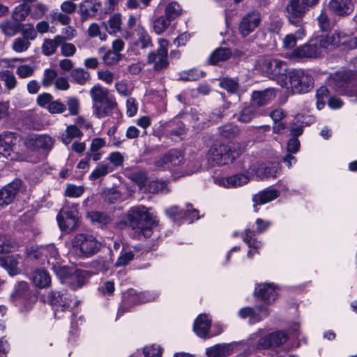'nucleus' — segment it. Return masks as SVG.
Returning <instances> with one entry per match:
<instances>
[{"instance_id": "obj_1", "label": "nucleus", "mask_w": 357, "mask_h": 357, "mask_svg": "<svg viewBox=\"0 0 357 357\" xmlns=\"http://www.w3.org/2000/svg\"><path fill=\"white\" fill-rule=\"evenodd\" d=\"M130 227L146 238L151 236L153 229L158 224L156 215L143 205L132 207L128 212Z\"/></svg>"}, {"instance_id": "obj_2", "label": "nucleus", "mask_w": 357, "mask_h": 357, "mask_svg": "<svg viewBox=\"0 0 357 357\" xmlns=\"http://www.w3.org/2000/svg\"><path fill=\"white\" fill-rule=\"evenodd\" d=\"M260 68L268 78L275 80L282 87L289 88L288 66L280 59L265 57L259 63Z\"/></svg>"}, {"instance_id": "obj_3", "label": "nucleus", "mask_w": 357, "mask_h": 357, "mask_svg": "<svg viewBox=\"0 0 357 357\" xmlns=\"http://www.w3.org/2000/svg\"><path fill=\"white\" fill-rule=\"evenodd\" d=\"M100 246V243L91 234H77L72 240L73 252L82 258L93 256L99 251Z\"/></svg>"}, {"instance_id": "obj_4", "label": "nucleus", "mask_w": 357, "mask_h": 357, "mask_svg": "<svg viewBox=\"0 0 357 357\" xmlns=\"http://www.w3.org/2000/svg\"><path fill=\"white\" fill-rule=\"evenodd\" d=\"M321 39H324L323 35L312 38L307 43L294 49L289 57L290 59L303 60L316 59L321 56L323 52L328 50L326 45L324 46L321 44Z\"/></svg>"}, {"instance_id": "obj_5", "label": "nucleus", "mask_w": 357, "mask_h": 357, "mask_svg": "<svg viewBox=\"0 0 357 357\" xmlns=\"http://www.w3.org/2000/svg\"><path fill=\"white\" fill-rule=\"evenodd\" d=\"M169 170L174 171V168L181 167V175H174L175 178H178L185 175H188L197 172L201 165L199 160H183V153L177 150H170L168 152Z\"/></svg>"}, {"instance_id": "obj_6", "label": "nucleus", "mask_w": 357, "mask_h": 357, "mask_svg": "<svg viewBox=\"0 0 357 357\" xmlns=\"http://www.w3.org/2000/svg\"><path fill=\"white\" fill-rule=\"evenodd\" d=\"M262 332V330H259L251 335L252 339H257L256 343V348L257 349H267L271 347H278L284 344L289 339L288 334L283 331H276L261 337Z\"/></svg>"}, {"instance_id": "obj_7", "label": "nucleus", "mask_w": 357, "mask_h": 357, "mask_svg": "<svg viewBox=\"0 0 357 357\" xmlns=\"http://www.w3.org/2000/svg\"><path fill=\"white\" fill-rule=\"evenodd\" d=\"M289 88L294 93H305L313 87V78L303 70H292L288 73Z\"/></svg>"}, {"instance_id": "obj_8", "label": "nucleus", "mask_w": 357, "mask_h": 357, "mask_svg": "<svg viewBox=\"0 0 357 357\" xmlns=\"http://www.w3.org/2000/svg\"><path fill=\"white\" fill-rule=\"evenodd\" d=\"M43 298L52 306L54 316L58 319L64 316L71 303L70 296L66 291H52L44 294Z\"/></svg>"}, {"instance_id": "obj_9", "label": "nucleus", "mask_w": 357, "mask_h": 357, "mask_svg": "<svg viewBox=\"0 0 357 357\" xmlns=\"http://www.w3.org/2000/svg\"><path fill=\"white\" fill-rule=\"evenodd\" d=\"M52 269L62 282L68 283L73 289L81 287L85 282L84 271H76L71 273L68 267L61 266L57 261H52Z\"/></svg>"}, {"instance_id": "obj_10", "label": "nucleus", "mask_w": 357, "mask_h": 357, "mask_svg": "<svg viewBox=\"0 0 357 357\" xmlns=\"http://www.w3.org/2000/svg\"><path fill=\"white\" fill-rule=\"evenodd\" d=\"M319 0H290L286 6L287 16L291 24H296L305 13Z\"/></svg>"}, {"instance_id": "obj_11", "label": "nucleus", "mask_w": 357, "mask_h": 357, "mask_svg": "<svg viewBox=\"0 0 357 357\" xmlns=\"http://www.w3.org/2000/svg\"><path fill=\"white\" fill-rule=\"evenodd\" d=\"M238 154L231 146L220 144L210 149L208 159L218 165H224L233 162Z\"/></svg>"}, {"instance_id": "obj_12", "label": "nucleus", "mask_w": 357, "mask_h": 357, "mask_svg": "<svg viewBox=\"0 0 357 357\" xmlns=\"http://www.w3.org/2000/svg\"><path fill=\"white\" fill-rule=\"evenodd\" d=\"M159 47L156 51H151L147 55V63L153 64V70L160 71L166 68L169 64L167 61L168 41L159 39Z\"/></svg>"}, {"instance_id": "obj_13", "label": "nucleus", "mask_w": 357, "mask_h": 357, "mask_svg": "<svg viewBox=\"0 0 357 357\" xmlns=\"http://www.w3.org/2000/svg\"><path fill=\"white\" fill-rule=\"evenodd\" d=\"M261 21V13L257 10H252L245 13L238 24V31L239 34L245 38L259 26Z\"/></svg>"}, {"instance_id": "obj_14", "label": "nucleus", "mask_w": 357, "mask_h": 357, "mask_svg": "<svg viewBox=\"0 0 357 357\" xmlns=\"http://www.w3.org/2000/svg\"><path fill=\"white\" fill-rule=\"evenodd\" d=\"M59 228L63 231H72L75 229L78 222L77 206H65L57 215Z\"/></svg>"}, {"instance_id": "obj_15", "label": "nucleus", "mask_w": 357, "mask_h": 357, "mask_svg": "<svg viewBox=\"0 0 357 357\" xmlns=\"http://www.w3.org/2000/svg\"><path fill=\"white\" fill-rule=\"evenodd\" d=\"M324 39H321V44L326 45L327 48L342 45L345 48L349 49V44L352 38L344 31H336L331 34L323 35Z\"/></svg>"}, {"instance_id": "obj_16", "label": "nucleus", "mask_w": 357, "mask_h": 357, "mask_svg": "<svg viewBox=\"0 0 357 357\" xmlns=\"http://www.w3.org/2000/svg\"><path fill=\"white\" fill-rule=\"evenodd\" d=\"M26 255L31 259H39L41 257H45L49 264H52L51 260H57L59 257L57 249L53 245H48L43 247H30L26 248Z\"/></svg>"}, {"instance_id": "obj_17", "label": "nucleus", "mask_w": 357, "mask_h": 357, "mask_svg": "<svg viewBox=\"0 0 357 357\" xmlns=\"http://www.w3.org/2000/svg\"><path fill=\"white\" fill-rule=\"evenodd\" d=\"M55 140L48 135H34L28 137L26 139V145L28 148L34 150H43L50 151Z\"/></svg>"}, {"instance_id": "obj_18", "label": "nucleus", "mask_w": 357, "mask_h": 357, "mask_svg": "<svg viewBox=\"0 0 357 357\" xmlns=\"http://www.w3.org/2000/svg\"><path fill=\"white\" fill-rule=\"evenodd\" d=\"M17 136L11 132H3L0 135V154L13 160L14 149L17 142Z\"/></svg>"}, {"instance_id": "obj_19", "label": "nucleus", "mask_w": 357, "mask_h": 357, "mask_svg": "<svg viewBox=\"0 0 357 357\" xmlns=\"http://www.w3.org/2000/svg\"><path fill=\"white\" fill-rule=\"evenodd\" d=\"M133 46L137 49L145 50L153 46L151 36L143 26L138 24L130 36Z\"/></svg>"}, {"instance_id": "obj_20", "label": "nucleus", "mask_w": 357, "mask_h": 357, "mask_svg": "<svg viewBox=\"0 0 357 357\" xmlns=\"http://www.w3.org/2000/svg\"><path fill=\"white\" fill-rule=\"evenodd\" d=\"M238 316L241 319L249 318L250 324L260 321L269 314L268 309L265 306H257L256 310L250 307H245L238 310Z\"/></svg>"}, {"instance_id": "obj_21", "label": "nucleus", "mask_w": 357, "mask_h": 357, "mask_svg": "<svg viewBox=\"0 0 357 357\" xmlns=\"http://www.w3.org/2000/svg\"><path fill=\"white\" fill-rule=\"evenodd\" d=\"M21 187V181L15 179L0 190V206L11 204Z\"/></svg>"}, {"instance_id": "obj_22", "label": "nucleus", "mask_w": 357, "mask_h": 357, "mask_svg": "<svg viewBox=\"0 0 357 357\" xmlns=\"http://www.w3.org/2000/svg\"><path fill=\"white\" fill-rule=\"evenodd\" d=\"M250 181L246 174H238L229 177L216 176L214 178L215 184L225 188H237L245 185Z\"/></svg>"}, {"instance_id": "obj_23", "label": "nucleus", "mask_w": 357, "mask_h": 357, "mask_svg": "<svg viewBox=\"0 0 357 357\" xmlns=\"http://www.w3.org/2000/svg\"><path fill=\"white\" fill-rule=\"evenodd\" d=\"M93 114L98 119H103L112 116L113 113H118V105L113 97L102 103L92 107Z\"/></svg>"}, {"instance_id": "obj_24", "label": "nucleus", "mask_w": 357, "mask_h": 357, "mask_svg": "<svg viewBox=\"0 0 357 357\" xmlns=\"http://www.w3.org/2000/svg\"><path fill=\"white\" fill-rule=\"evenodd\" d=\"M255 295L267 304L272 303L277 297V292L273 284H259L255 291Z\"/></svg>"}, {"instance_id": "obj_25", "label": "nucleus", "mask_w": 357, "mask_h": 357, "mask_svg": "<svg viewBox=\"0 0 357 357\" xmlns=\"http://www.w3.org/2000/svg\"><path fill=\"white\" fill-rule=\"evenodd\" d=\"M27 36L18 37L13 40L12 43V50L17 53H22L27 51L30 46L31 42L29 40H34L36 38V31L31 29L28 33L26 31Z\"/></svg>"}, {"instance_id": "obj_26", "label": "nucleus", "mask_w": 357, "mask_h": 357, "mask_svg": "<svg viewBox=\"0 0 357 357\" xmlns=\"http://www.w3.org/2000/svg\"><path fill=\"white\" fill-rule=\"evenodd\" d=\"M328 8L332 12L340 16L348 15L354 10L351 0H331Z\"/></svg>"}, {"instance_id": "obj_27", "label": "nucleus", "mask_w": 357, "mask_h": 357, "mask_svg": "<svg viewBox=\"0 0 357 357\" xmlns=\"http://www.w3.org/2000/svg\"><path fill=\"white\" fill-rule=\"evenodd\" d=\"M187 209L184 211L183 210H179L178 206H172L166 210V214L169 217H174L178 215L184 218L185 220H189L190 222H193L194 220L199 219L198 211L196 209H191L192 205L187 204Z\"/></svg>"}, {"instance_id": "obj_28", "label": "nucleus", "mask_w": 357, "mask_h": 357, "mask_svg": "<svg viewBox=\"0 0 357 357\" xmlns=\"http://www.w3.org/2000/svg\"><path fill=\"white\" fill-rule=\"evenodd\" d=\"M280 192L278 190L273 188H268L266 190L259 192L252 197L255 211H257V205L265 204L276 199L279 196Z\"/></svg>"}, {"instance_id": "obj_29", "label": "nucleus", "mask_w": 357, "mask_h": 357, "mask_svg": "<svg viewBox=\"0 0 357 357\" xmlns=\"http://www.w3.org/2000/svg\"><path fill=\"white\" fill-rule=\"evenodd\" d=\"M99 3H93L91 0H84L79 5V14L81 21L84 22L93 18L98 10Z\"/></svg>"}, {"instance_id": "obj_30", "label": "nucleus", "mask_w": 357, "mask_h": 357, "mask_svg": "<svg viewBox=\"0 0 357 357\" xmlns=\"http://www.w3.org/2000/svg\"><path fill=\"white\" fill-rule=\"evenodd\" d=\"M211 325V321L205 314H200L195 321L193 330L200 337H206Z\"/></svg>"}, {"instance_id": "obj_31", "label": "nucleus", "mask_w": 357, "mask_h": 357, "mask_svg": "<svg viewBox=\"0 0 357 357\" xmlns=\"http://www.w3.org/2000/svg\"><path fill=\"white\" fill-rule=\"evenodd\" d=\"M352 79V73L349 70H340L332 74L330 83L333 84L339 90L344 89L347 84Z\"/></svg>"}, {"instance_id": "obj_32", "label": "nucleus", "mask_w": 357, "mask_h": 357, "mask_svg": "<svg viewBox=\"0 0 357 357\" xmlns=\"http://www.w3.org/2000/svg\"><path fill=\"white\" fill-rule=\"evenodd\" d=\"M62 36L56 35L54 38H45L41 45V52L45 56H52L56 53V50L61 43H62Z\"/></svg>"}, {"instance_id": "obj_33", "label": "nucleus", "mask_w": 357, "mask_h": 357, "mask_svg": "<svg viewBox=\"0 0 357 357\" xmlns=\"http://www.w3.org/2000/svg\"><path fill=\"white\" fill-rule=\"evenodd\" d=\"M33 284L38 288H47L51 284V278L49 273L43 269L34 271L31 276Z\"/></svg>"}, {"instance_id": "obj_34", "label": "nucleus", "mask_w": 357, "mask_h": 357, "mask_svg": "<svg viewBox=\"0 0 357 357\" xmlns=\"http://www.w3.org/2000/svg\"><path fill=\"white\" fill-rule=\"evenodd\" d=\"M90 94L93 101V106L100 105L103 102L113 98L110 96L108 91L101 86H94L90 90Z\"/></svg>"}, {"instance_id": "obj_35", "label": "nucleus", "mask_w": 357, "mask_h": 357, "mask_svg": "<svg viewBox=\"0 0 357 357\" xmlns=\"http://www.w3.org/2000/svg\"><path fill=\"white\" fill-rule=\"evenodd\" d=\"M243 239L250 248L255 250V251L250 250L248 252V257L252 259L253 255L258 253L257 250L261 246V243L256 238L255 232L250 229L245 231Z\"/></svg>"}, {"instance_id": "obj_36", "label": "nucleus", "mask_w": 357, "mask_h": 357, "mask_svg": "<svg viewBox=\"0 0 357 357\" xmlns=\"http://www.w3.org/2000/svg\"><path fill=\"white\" fill-rule=\"evenodd\" d=\"M232 56V52L230 49L226 47H219L215 49L209 56L208 62L212 65H216L229 59Z\"/></svg>"}, {"instance_id": "obj_37", "label": "nucleus", "mask_w": 357, "mask_h": 357, "mask_svg": "<svg viewBox=\"0 0 357 357\" xmlns=\"http://www.w3.org/2000/svg\"><path fill=\"white\" fill-rule=\"evenodd\" d=\"M274 97V91L270 89L254 91L252 93L253 102L259 107L268 104Z\"/></svg>"}, {"instance_id": "obj_38", "label": "nucleus", "mask_w": 357, "mask_h": 357, "mask_svg": "<svg viewBox=\"0 0 357 357\" xmlns=\"http://www.w3.org/2000/svg\"><path fill=\"white\" fill-rule=\"evenodd\" d=\"M230 354V345L227 344H215L206 349L207 357H226Z\"/></svg>"}, {"instance_id": "obj_39", "label": "nucleus", "mask_w": 357, "mask_h": 357, "mask_svg": "<svg viewBox=\"0 0 357 357\" xmlns=\"http://www.w3.org/2000/svg\"><path fill=\"white\" fill-rule=\"evenodd\" d=\"M0 81L3 82L4 86L8 91L14 90L18 84L15 75L9 70L0 71Z\"/></svg>"}, {"instance_id": "obj_40", "label": "nucleus", "mask_w": 357, "mask_h": 357, "mask_svg": "<svg viewBox=\"0 0 357 357\" xmlns=\"http://www.w3.org/2000/svg\"><path fill=\"white\" fill-rule=\"evenodd\" d=\"M82 132L75 125L68 126L63 133L61 135V142L66 145L69 144L75 138H79Z\"/></svg>"}, {"instance_id": "obj_41", "label": "nucleus", "mask_w": 357, "mask_h": 357, "mask_svg": "<svg viewBox=\"0 0 357 357\" xmlns=\"http://www.w3.org/2000/svg\"><path fill=\"white\" fill-rule=\"evenodd\" d=\"M20 24L15 21L6 20L0 23V30L1 33L8 37L14 36L20 31Z\"/></svg>"}, {"instance_id": "obj_42", "label": "nucleus", "mask_w": 357, "mask_h": 357, "mask_svg": "<svg viewBox=\"0 0 357 357\" xmlns=\"http://www.w3.org/2000/svg\"><path fill=\"white\" fill-rule=\"evenodd\" d=\"M87 218L95 225L102 227L109 224L112 221V218L106 213L91 211L87 213Z\"/></svg>"}, {"instance_id": "obj_43", "label": "nucleus", "mask_w": 357, "mask_h": 357, "mask_svg": "<svg viewBox=\"0 0 357 357\" xmlns=\"http://www.w3.org/2000/svg\"><path fill=\"white\" fill-rule=\"evenodd\" d=\"M70 76L73 82L79 85L85 84L90 79L89 73L82 68H76L72 70Z\"/></svg>"}, {"instance_id": "obj_44", "label": "nucleus", "mask_w": 357, "mask_h": 357, "mask_svg": "<svg viewBox=\"0 0 357 357\" xmlns=\"http://www.w3.org/2000/svg\"><path fill=\"white\" fill-rule=\"evenodd\" d=\"M171 20L167 16H160L153 22V29L154 32L160 35L167 30L170 24Z\"/></svg>"}, {"instance_id": "obj_45", "label": "nucleus", "mask_w": 357, "mask_h": 357, "mask_svg": "<svg viewBox=\"0 0 357 357\" xmlns=\"http://www.w3.org/2000/svg\"><path fill=\"white\" fill-rule=\"evenodd\" d=\"M134 259V253L132 250L123 248L120 252V255L115 262L114 266L116 267L125 266L128 265Z\"/></svg>"}, {"instance_id": "obj_46", "label": "nucleus", "mask_w": 357, "mask_h": 357, "mask_svg": "<svg viewBox=\"0 0 357 357\" xmlns=\"http://www.w3.org/2000/svg\"><path fill=\"white\" fill-rule=\"evenodd\" d=\"M29 295V287L26 282H19L15 287L12 296L14 298H24Z\"/></svg>"}, {"instance_id": "obj_47", "label": "nucleus", "mask_w": 357, "mask_h": 357, "mask_svg": "<svg viewBox=\"0 0 357 357\" xmlns=\"http://www.w3.org/2000/svg\"><path fill=\"white\" fill-rule=\"evenodd\" d=\"M17 243L14 240L0 234V254L15 250Z\"/></svg>"}, {"instance_id": "obj_48", "label": "nucleus", "mask_w": 357, "mask_h": 357, "mask_svg": "<svg viewBox=\"0 0 357 357\" xmlns=\"http://www.w3.org/2000/svg\"><path fill=\"white\" fill-rule=\"evenodd\" d=\"M112 172V168L104 163L99 164L89 176L90 180H96L106 176L109 172Z\"/></svg>"}, {"instance_id": "obj_49", "label": "nucleus", "mask_w": 357, "mask_h": 357, "mask_svg": "<svg viewBox=\"0 0 357 357\" xmlns=\"http://www.w3.org/2000/svg\"><path fill=\"white\" fill-rule=\"evenodd\" d=\"M143 352L145 357H161L162 349L159 345L153 344L146 347ZM130 357H139V354L135 353Z\"/></svg>"}, {"instance_id": "obj_50", "label": "nucleus", "mask_w": 357, "mask_h": 357, "mask_svg": "<svg viewBox=\"0 0 357 357\" xmlns=\"http://www.w3.org/2000/svg\"><path fill=\"white\" fill-rule=\"evenodd\" d=\"M17 261L13 256H8L0 259V265L9 271L10 275L17 273Z\"/></svg>"}, {"instance_id": "obj_51", "label": "nucleus", "mask_w": 357, "mask_h": 357, "mask_svg": "<svg viewBox=\"0 0 357 357\" xmlns=\"http://www.w3.org/2000/svg\"><path fill=\"white\" fill-rule=\"evenodd\" d=\"M57 72L52 68H47L44 70L42 79V84L44 87L47 88L52 85L57 78Z\"/></svg>"}, {"instance_id": "obj_52", "label": "nucleus", "mask_w": 357, "mask_h": 357, "mask_svg": "<svg viewBox=\"0 0 357 357\" xmlns=\"http://www.w3.org/2000/svg\"><path fill=\"white\" fill-rule=\"evenodd\" d=\"M203 73L197 69H190L180 73V79L184 81H194L202 77Z\"/></svg>"}, {"instance_id": "obj_53", "label": "nucleus", "mask_w": 357, "mask_h": 357, "mask_svg": "<svg viewBox=\"0 0 357 357\" xmlns=\"http://www.w3.org/2000/svg\"><path fill=\"white\" fill-rule=\"evenodd\" d=\"M121 24V15L115 14L109 17L108 20L109 28L107 31L110 34H114L120 30Z\"/></svg>"}, {"instance_id": "obj_54", "label": "nucleus", "mask_w": 357, "mask_h": 357, "mask_svg": "<svg viewBox=\"0 0 357 357\" xmlns=\"http://www.w3.org/2000/svg\"><path fill=\"white\" fill-rule=\"evenodd\" d=\"M130 178L137 183L139 189L142 190L144 189L146 187L145 185L146 180H147V176L146 173L142 171H137L132 172L130 175Z\"/></svg>"}, {"instance_id": "obj_55", "label": "nucleus", "mask_w": 357, "mask_h": 357, "mask_svg": "<svg viewBox=\"0 0 357 357\" xmlns=\"http://www.w3.org/2000/svg\"><path fill=\"white\" fill-rule=\"evenodd\" d=\"M255 116V109L252 106L244 107L238 116V120L242 123H248Z\"/></svg>"}, {"instance_id": "obj_56", "label": "nucleus", "mask_w": 357, "mask_h": 357, "mask_svg": "<svg viewBox=\"0 0 357 357\" xmlns=\"http://www.w3.org/2000/svg\"><path fill=\"white\" fill-rule=\"evenodd\" d=\"M181 11L182 10L179 4L176 2H172L167 6L165 15L172 20L180 15Z\"/></svg>"}, {"instance_id": "obj_57", "label": "nucleus", "mask_w": 357, "mask_h": 357, "mask_svg": "<svg viewBox=\"0 0 357 357\" xmlns=\"http://www.w3.org/2000/svg\"><path fill=\"white\" fill-rule=\"evenodd\" d=\"M167 188V183L164 181H153L145 188V190L151 193L163 192Z\"/></svg>"}, {"instance_id": "obj_58", "label": "nucleus", "mask_w": 357, "mask_h": 357, "mask_svg": "<svg viewBox=\"0 0 357 357\" xmlns=\"http://www.w3.org/2000/svg\"><path fill=\"white\" fill-rule=\"evenodd\" d=\"M239 133V129L237 126L231 124L225 125L220 129V134L227 138H234Z\"/></svg>"}, {"instance_id": "obj_59", "label": "nucleus", "mask_w": 357, "mask_h": 357, "mask_svg": "<svg viewBox=\"0 0 357 357\" xmlns=\"http://www.w3.org/2000/svg\"><path fill=\"white\" fill-rule=\"evenodd\" d=\"M47 109L51 114H61L66 109V106L61 101L52 100L47 107Z\"/></svg>"}, {"instance_id": "obj_60", "label": "nucleus", "mask_w": 357, "mask_h": 357, "mask_svg": "<svg viewBox=\"0 0 357 357\" xmlns=\"http://www.w3.org/2000/svg\"><path fill=\"white\" fill-rule=\"evenodd\" d=\"M84 189L82 186L68 184L65 190V195L69 197H79L84 193Z\"/></svg>"}, {"instance_id": "obj_61", "label": "nucleus", "mask_w": 357, "mask_h": 357, "mask_svg": "<svg viewBox=\"0 0 357 357\" xmlns=\"http://www.w3.org/2000/svg\"><path fill=\"white\" fill-rule=\"evenodd\" d=\"M29 14L28 10L23 5L16 7L13 13L12 17L15 22H21L25 20Z\"/></svg>"}, {"instance_id": "obj_62", "label": "nucleus", "mask_w": 357, "mask_h": 357, "mask_svg": "<svg viewBox=\"0 0 357 357\" xmlns=\"http://www.w3.org/2000/svg\"><path fill=\"white\" fill-rule=\"evenodd\" d=\"M220 86L231 93L236 92L238 88V82L230 78H223L220 82Z\"/></svg>"}, {"instance_id": "obj_63", "label": "nucleus", "mask_w": 357, "mask_h": 357, "mask_svg": "<svg viewBox=\"0 0 357 357\" xmlns=\"http://www.w3.org/2000/svg\"><path fill=\"white\" fill-rule=\"evenodd\" d=\"M61 47V54L65 57H71L76 52V47L70 43L63 41L59 45Z\"/></svg>"}, {"instance_id": "obj_64", "label": "nucleus", "mask_w": 357, "mask_h": 357, "mask_svg": "<svg viewBox=\"0 0 357 357\" xmlns=\"http://www.w3.org/2000/svg\"><path fill=\"white\" fill-rule=\"evenodd\" d=\"M34 72V68L27 64L19 66L16 69V74L20 78H26L31 77Z\"/></svg>"}]
</instances>
